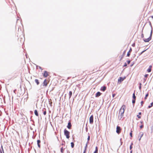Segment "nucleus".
Returning a JSON list of instances; mask_svg holds the SVG:
<instances>
[{
  "instance_id": "obj_28",
  "label": "nucleus",
  "mask_w": 153,
  "mask_h": 153,
  "mask_svg": "<svg viewBox=\"0 0 153 153\" xmlns=\"http://www.w3.org/2000/svg\"><path fill=\"white\" fill-rule=\"evenodd\" d=\"M137 117H138V118L139 119H140L141 118V117L139 115H137Z\"/></svg>"
},
{
  "instance_id": "obj_24",
  "label": "nucleus",
  "mask_w": 153,
  "mask_h": 153,
  "mask_svg": "<svg viewBox=\"0 0 153 153\" xmlns=\"http://www.w3.org/2000/svg\"><path fill=\"white\" fill-rule=\"evenodd\" d=\"M71 147L73 148L74 147V144L73 143V142H71Z\"/></svg>"
},
{
  "instance_id": "obj_47",
  "label": "nucleus",
  "mask_w": 153,
  "mask_h": 153,
  "mask_svg": "<svg viewBox=\"0 0 153 153\" xmlns=\"http://www.w3.org/2000/svg\"><path fill=\"white\" fill-rule=\"evenodd\" d=\"M86 74L85 76H86Z\"/></svg>"
},
{
  "instance_id": "obj_19",
  "label": "nucleus",
  "mask_w": 153,
  "mask_h": 153,
  "mask_svg": "<svg viewBox=\"0 0 153 153\" xmlns=\"http://www.w3.org/2000/svg\"><path fill=\"white\" fill-rule=\"evenodd\" d=\"M94 153H98V148L96 146L95 148V150Z\"/></svg>"
},
{
  "instance_id": "obj_29",
  "label": "nucleus",
  "mask_w": 153,
  "mask_h": 153,
  "mask_svg": "<svg viewBox=\"0 0 153 153\" xmlns=\"http://www.w3.org/2000/svg\"><path fill=\"white\" fill-rule=\"evenodd\" d=\"M143 127V125H141L140 126V129L142 128Z\"/></svg>"
},
{
  "instance_id": "obj_14",
  "label": "nucleus",
  "mask_w": 153,
  "mask_h": 153,
  "mask_svg": "<svg viewBox=\"0 0 153 153\" xmlns=\"http://www.w3.org/2000/svg\"><path fill=\"white\" fill-rule=\"evenodd\" d=\"M106 89V87L105 86L102 87L101 88V90L103 91H104Z\"/></svg>"
},
{
  "instance_id": "obj_48",
  "label": "nucleus",
  "mask_w": 153,
  "mask_h": 153,
  "mask_svg": "<svg viewBox=\"0 0 153 153\" xmlns=\"http://www.w3.org/2000/svg\"><path fill=\"white\" fill-rule=\"evenodd\" d=\"M94 71V70H92V71Z\"/></svg>"
},
{
  "instance_id": "obj_4",
  "label": "nucleus",
  "mask_w": 153,
  "mask_h": 153,
  "mask_svg": "<svg viewBox=\"0 0 153 153\" xmlns=\"http://www.w3.org/2000/svg\"><path fill=\"white\" fill-rule=\"evenodd\" d=\"M121 129L120 127L118 126H117L116 128V132L118 134H119L121 132Z\"/></svg>"
},
{
  "instance_id": "obj_16",
  "label": "nucleus",
  "mask_w": 153,
  "mask_h": 153,
  "mask_svg": "<svg viewBox=\"0 0 153 153\" xmlns=\"http://www.w3.org/2000/svg\"><path fill=\"white\" fill-rule=\"evenodd\" d=\"M34 114L37 117L39 116V114L38 113V111L36 110H35L34 111Z\"/></svg>"
},
{
  "instance_id": "obj_1",
  "label": "nucleus",
  "mask_w": 153,
  "mask_h": 153,
  "mask_svg": "<svg viewBox=\"0 0 153 153\" xmlns=\"http://www.w3.org/2000/svg\"><path fill=\"white\" fill-rule=\"evenodd\" d=\"M126 108V106L125 105H123L120 108L118 116L119 118L120 119L123 117Z\"/></svg>"
},
{
  "instance_id": "obj_9",
  "label": "nucleus",
  "mask_w": 153,
  "mask_h": 153,
  "mask_svg": "<svg viewBox=\"0 0 153 153\" xmlns=\"http://www.w3.org/2000/svg\"><path fill=\"white\" fill-rule=\"evenodd\" d=\"M124 79L123 78H122V77H120L118 79V83H120L121 82L123 81Z\"/></svg>"
},
{
  "instance_id": "obj_27",
  "label": "nucleus",
  "mask_w": 153,
  "mask_h": 153,
  "mask_svg": "<svg viewBox=\"0 0 153 153\" xmlns=\"http://www.w3.org/2000/svg\"><path fill=\"white\" fill-rule=\"evenodd\" d=\"M140 86L139 87V88L140 90L141 89V83H140Z\"/></svg>"
},
{
  "instance_id": "obj_44",
  "label": "nucleus",
  "mask_w": 153,
  "mask_h": 153,
  "mask_svg": "<svg viewBox=\"0 0 153 153\" xmlns=\"http://www.w3.org/2000/svg\"><path fill=\"white\" fill-rule=\"evenodd\" d=\"M0 152L1 153H2V152L1 151H0Z\"/></svg>"
},
{
  "instance_id": "obj_39",
  "label": "nucleus",
  "mask_w": 153,
  "mask_h": 153,
  "mask_svg": "<svg viewBox=\"0 0 153 153\" xmlns=\"http://www.w3.org/2000/svg\"><path fill=\"white\" fill-rule=\"evenodd\" d=\"M146 51V50L143 51L141 53V54H142V53H143L144 52H145V51Z\"/></svg>"
},
{
  "instance_id": "obj_2",
  "label": "nucleus",
  "mask_w": 153,
  "mask_h": 153,
  "mask_svg": "<svg viewBox=\"0 0 153 153\" xmlns=\"http://www.w3.org/2000/svg\"><path fill=\"white\" fill-rule=\"evenodd\" d=\"M152 30L151 31L150 36L147 39H143V40L145 42H149L152 39Z\"/></svg>"
},
{
  "instance_id": "obj_26",
  "label": "nucleus",
  "mask_w": 153,
  "mask_h": 153,
  "mask_svg": "<svg viewBox=\"0 0 153 153\" xmlns=\"http://www.w3.org/2000/svg\"><path fill=\"white\" fill-rule=\"evenodd\" d=\"M148 96V94H147L146 95L145 97V99H147V97Z\"/></svg>"
},
{
  "instance_id": "obj_3",
  "label": "nucleus",
  "mask_w": 153,
  "mask_h": 153,
  "mask_svg": "<svg viewBox=\"0 0 153 153\" xmlns=\"http://www.w3.org/2000/svg\"><path fill=\"white\" fill-rule=\"evenodd\" d=\"M64 133L65 135L66 136V137L67 139H69L70 137V132L67 130L66 129H65L64 130Z\"/></svg>"
},
{
  "instance_id": "obj_18",
  "label": "nucleus",
  "mask_w": 153,
  "mask_h": 153,
  "mask_svg": "<svg viewBox=\"0 0 153 153\" xmlns=\"http://www.w3.org/2000/svg\"><path fill=\"white\" fill-rule=\"evenodd\" d=\"M72 95V92L71 91H70L69 92V98H70L71 97Z\"/></svg>"
},
{
  "instance_id": "obj_41",
  "label": "nucleus",
  "mask_w": 153,
  "mask_h": 153,
  "mask_svg": "<svg viewBox=\"0 0 153 153\" xmlns=\"http://www.w3.org/2000/svg\"><path fill=\"white\" fill-rule=\"evenodd\" d=\"M1 147H2V151H3V152H4V151H3V147H2V146H1Z\"/></svg>"
},
{
  "instance_id": "obj_12",
  "label": "nucleus",
  "mask_w": 153,
  "mask_h": 153,
  "mask_svg": "<svg viewBox=\"0 0 153 153\" xmlns=\"http://www.w3.org/2000/svg\"><path fill=\"white\" fill-rule=\"evenodd\" d=\"M132 51V49L131 48H130V50L128 52L127 56H129L130 55V53Z\"/></svg>"
},
{
  "instance_id": "obj_30",
  "label": "nucleus",
  "mask_w": 153,
  "mask_h": 153,
  "mask_svg": "<svg viewBox=\"0 0 153 153\" xmlns=\"http://www.w3.org/2000/svg\"><path fill=\"white\" fill-rule=\"evenodd\" d=\"M149 75L148 74H146L144 76L145 77H147Z\"/></svg>"
},
{
  "instance_id": "obj_8",
  "label": "nucleus",
  "mask_w": 153,
  "mask_h": 153,
  "mask_svg": "<svg viewBox=\"0 0 153 153\" xmlns=\"http://www.w3.org/2000/svg\"><path fill=\"white\" fill-rule=\"evenodd\" d=\"M43 76L45 77H46L49 76L48 73L46 71H44V73L43 75Z\"/></svg>"
},
{
  "instance_id": "obj_23",
  "label": "nucleus",
  "mask_w": 153,
  "mask_h": 153,
  "mask_svg": "<svg viewBox=\"0 0 153 153\" xmlns=\"http://www.w3.org/2000/svg\"><path fill=\"white\" fill-rule=\"evenodd\" d=\"M64 151V149L63 147H62L61 149V153H63Z\"/></svg>"
},
{
  "instance_id": "obj_46",
  "label": "nucleus",
  "mask_w": 153,
  "mask_h": 153,
  "mask_svg": "<svg viewBox=\"0 0 153 153\" xmlns=\"http://www.w3.org/2000/svg\"><path fill=\"white\" fill-rule=\"evenodd\" d=\"M122 59V57L121 59V60Z\"/></svg>"
},
{
  "instance_id": "obj_40",
  "label": "nucleus",
  "mask_w": 153,
  "mask_h": 153,
  "mask_svg": "<svg viewBox=\"0 0 153 153\" xmlns=\"http://www.w3.org/2000/svg\"><path fill=\"white\" fill-rule=\"evenodd\" d=\"M139 115H141V112L139 113Z\"/></svg>"
},
{
  "instance_id": "obj_43",
  "label": "nucleus",
  "mask_w": 153,
  "mask_h": 153,
  "mask_svg": "<svg viewBox=\"0 0 153 153\" xmlns=\"http://www.w3.org/2000/svg\"><path fill=\"white\" fill-rule=\"evenodd\" d=\"M62 145H64V144L63 143H62Z\"/></svg>"
},
{
  "instance_id": "obj_11",
  "label": "nucleus",
  "mask_w": 153,
  "mask_h": 153,
  "mask_svg": "<svg viewBox=\"0 0 153 153\" xmlns=\"http://www.w3.org/2000/svg\"><path fill=\"white\" fill-rule=\"evenodd\" d=\"M40 143H41L40 140H37V143L38 147L39 148H40V147H41Z\"/></svg>"
},
{
  "instance_id": "obj_6",
  "label": "nucleus",
  "mask_w": 153,
  "mask_h": 153,
  "mask_svg": "<svg viewBox=\"0 0 153 153\" xmlns=\"http://www.w3.org/2000/svg\"><path fill=\"white\" fill-rule=\"evenodd\" d=\"M48 82L49 81H48V80H46V79H45L43 82V86H46L48 84Z\"/></svg>"
},
{
  "instance_id": "obj_31",
  "label": "nucleus",
  "mask_w": 153,
  "mask_h": 153,
  "mask_svg": "<svg viewBox=\"0 0 153 153\" xmlns=\"http://www.w3.org/2000/svg\"><path fill=\"white\" fill-rule=\"evenodd\" d=\"M143 101H142L141 102V105L142 106H143Z\"/></svg>"
},
{
  "instance_id": "obj_37",
  "label": "nucleus",
  "mask_w": 153,
  "mask_h": 153,
  "mask_svg": "<svg viewBox=\"0 0 153 153\" xmlns=\"http://www.w3.org/2000/svg\"><path fill=\"white\" fill-rule=\"evenodd\" d=\"M116 94H112V97H114V96H115Z\"/></svg>"
},
{
  "instance_id": "obj_32",
  "label": "nucleus",
  "mask_w": 153,
  "mask_h": 153,
  "mask_svg": "<svg viewBox=\"0 0 153 153\" xmlns=\"http://www.w3.org/2000/svg\"><path fill=\"white\" fill-rule=\"evenodd\" d=\"M133 144V143H131V145L130 146V149L131 150L132 148V145Z\"/></svg>"
},
{
  "instance_id": "obj_22",
  "label": "nucleus",
  "mask_w": 153,
  "mask_h": 153,
  "mask_svg": "<svg viewBox=\"0 0 153 153\" xmlns=\"http://www.w3.org/2000/svg\"><path fill=\"white\" fill-rule=\"evenodd\" d=\"M153 106V102H152L151 104V105L148 106V108H150Z\"/></svg>"
},
{
  "instance_id": "obj_20",
  "label": "nucleus",
  "mask_w": 153,
  "mask_h": 153,
  "mask_svg": "<svg viewBox=\"0 0 153 153\" xmlns=\"http://www.w3.org/2000/svg\"><path fill=\"white\" fill-rule=\"evenodd\" d=\"M43 111H44L43 114L44 115H45L46 114V111L45 109V108H44L43 110Z\"/></svg>"
},
{
  "instance_id": "obj_38",
  "label": "nucleus",
  "mask_w": 153,
  "mask_h": 153,
  "mask_svg": "<svg viewBox=\"0 0 153 153\" xmlns=\"http://www.w3.org/2000/svg\"><path fill=\"white\" fill-rule=\"evenodd\" d=\"M141 37L142 38L144 37V35L143 34H142L141 35Z\"/></svg>"
},
{
  "instance_id": "obj_7",
  "label": "nucleus",
  "mask_w": 153,
  "mask_h": 153,
  "mask_svg": "<svg viewBox=\"0 0 153 153\" xmlns=\"http://www.w3.org/2000/svg\"><path fill=\"white\" fill-rule=\"evenodd\" d=\"M132 97L133 98V99L132 100V102L134 104L135 103L136 98V96H135V93H134L133 94Z\"/></svg>"
},
{
  "instance_id": "obj_5",
  "label": "nucleus",
  "mask_w": 153,
  "mask_h": 153,
  "mask_svg": "<svg viewBox=\"0 0 153 153\" xmlns=\"http://www.w3.org/2000/svg\"><path fill=\"white\" fill-rule=\"evenodd\" d=\"M89 122L91 124H92L93 123V116L91 115L89 118Z\"/></svg>"
},
{
  "instance_id": "obj_15",
  "label": "nucleus",
  "mask_w": 153,
  "mask_h": 153,
  "mask_svg": "<svg viewBox=\"0 0 153 153\" xmlns=\"http://www.w3.org/2000/svg\"><path fill=\"white\" fill-rule=\"evenodd\" d=\"M101 95V93L100 92H98L96 94V97H97Z\"/></svg>"
},
{
  "instance_id": "obj_13",
  "label": "nucleus",
  "mask_w": 153,
  "mask_h": 153,
  "mask_svg": "<svg viewBox=\"0 0 153 153\" xmlns=\"http://www.w3.org/2000/svg\"><path fill=\"white\" fill-rule=\"evenodd\" d=\"M152 66L150 65L149 66V68L147 69V71L148 72H151L152 70Z\"/></svg>"
},
{
  "instance_id": "obj_10",
  "label": "nucleus",
  "mask_w": 153,
  "mask_h": 153,
  "mask_svg": "<svg viewBox=\"0 0 153 153\" xmlns=\"http://www.w3.org/2000/svg\"><path fill=\"white\" fill-rule=\"evenodd\" d=\"M71 125L70 122H69L67 126V127L69 129H70L71 127Z\"/></svg>"
},
{
  "instance_id": "obj_34",
  "label": "nucleus",
  "mask_w": 153,
  "mask_h": 153,
  "mask_svg": "<svg viewBox=\"0 0 153 153\" xmlns=\"http://www.w3.org/2000/svg\"><path fill=\"white\" fill-rule=\"evenodd\" d=\"M90 136H88V141H89L90 140Z\"/></svg>"
},
{
  "instance_id": "obj_33",
  "label": "nucleus",
  "mask_w": 153,
  "mask_h": 153,
  "mask_svg": "<svg viewBox=\"0 0 153 153\" xmlns=\"http://www.w3.org/2000/svg\"><path fill=\"white\" fill-rule=\"evenodd\" d=\"M127 63L128 64H129L130 62V61L128 60L127 61Z\"/></svg>"
},
{
  "instance_id": "obj_45",
  "label": "nucleus",
  "mask_w": 153,
  "mask_h": 153,
  "mask_svg": "<svg viewBox=\"0 0 153 153\" xmlns=\"http://www.w3.org/2000/svg\"><path fill=\"white\" fill-rule=\"evenodd\" d=\"M152 18H153V16H152Z\"/></svg>"
},
{
  "instance_id": "obj_21",
  "label": "nucleus",
  "mask_w": 153,
  "mask_h": 153,
  "mask_svg": "<svg viewBox=\"0 0 153 153\" xmlns=\"http://www.w3.org/2000/svg\"><path fill=\"white\" fill-rule=\"evenodd\" d=\"M87 147V144H86V145L85 146V150L83 152V153H85L86 151V150Z\"/></svg>"
},
{
  "instance_id": "obj_25",
  "label": "nucleus",
  "mask_w": 153,
  "mask_h": 153,
  "mask_svg": "<svg viewBox=\"0 0 153 153\" xmlns=\"http://www.w3.org/2000/svg\"><path fill=\"white\" fill-rule=\"evenodd\" d=\"M132 131H131V132L130 133V135L131 137H132Z\"/></svg>"
},
{
  "instance_id": "obj_35",
  "label": "nucleus",
  "mask_w": 153,
  "mask_h": 153,
  "mask_svg": "<svg viewBox=\"0 0 153 153\" xmlns=\"http://www.w3.org/2000/svg\"><path fill=\"white\" fill-rule=\"evenodd\" d=\"M127 66V65L126 63H125L124 65V67H126Z\"/></svg>"
},
{
  "instance_id": "obj_42",
  "label": "nucleus",
  "mask_w": 153,
  "mask_h": 153,
  "mask_svg": "<svg viewBox=\"0 0 153 153\" xmlns=\"http://www.w3.org/2000/svg\"><path fill=\"white\" fill-rule=\"evenodd\" d=\"M140 123H141V124H142L143 123V121H141L140 122Z\"/></svg>"
},
{
  "instance_id": "obj_36",
  "label": "nucleus",
  "mask_w": 153,
  "mask_h": 153,
  "mask_svg": "<svg viewBox=\"0 0 153 153\" xmlns=\"http://www.w3.org/2000/svg\"><path fill=\"white\" fill-rule=\"evenodd\" d=\"M143 134H142L141 135V136H140V139H139V140H140L141 138V137H142V136H143Z\"/></svg>"
},
{
  "instance_id": "obj_17",
  "label": "nucleus",
  "mask_w": 153,
  "mask_h": 153,
  "mask_svg": "<svg viewBox=\"0 0 153 153\" xmlns=\"http://www.w3.org/2000/svg\"><path fill=\"white\" fill-rule=\"evenodd\" d=\"M35 82L36 83L37 85H38L39 83V80L37 79H35Z\"/></svg>"
}]
</instances>
